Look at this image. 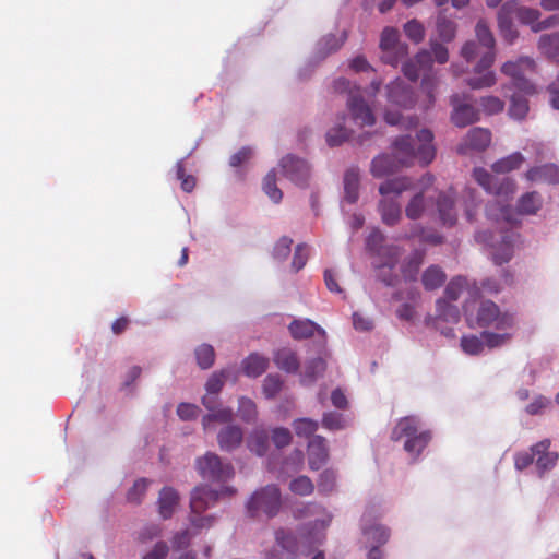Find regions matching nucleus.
<instances>
[{
    "instance_id": "f257e3e1",
    "label": "nucleus",
    "mask_w": 559,
    "mask_h": 559,
    "mask_svg": "<svg viewBox=\"0 0 559 559\" xmlns=\"http://www.w3.org/2000/svg\"><path fill=\"white\" fill-rule=\"evenodd\" d=\"M432 141V132L421 129L416 138L397 136L391 145V153L401 168L413 166L416 162L421 166H427L436 157V147Z\"/></svg>"
},
{
    "instance_id": "f03ea898",
    "label": "nucleus",
    "mask_w": 559,
    "mask_h": 559,
    "mask_svg": "<svg viewBox=\"0 0 559 559\" xmlns=\"http://www.w3.org/2000/svg\"><path fill=\"white\" fill-rule=\"evenodd\" d=\"M475 34L477 44L481 46L484 52L474 68L476 75L467 80V85L473 90L488 88L497 82L496 73L490 70L496 59V40L487 23L483 20L476 24Z\"/></svg>"
},
{
    "instance_id": "7ed1b4c3",
    "label": "nucleus",
    "mask_w": 559,
    "mask_h": 559,
    "mask_svg": "<svg viewBox=\"0 0 559 559\" xmlns=\"http://www.w3.org/2000/svg\"><path fill=\"white\" fill-rule=\"evenodd\" d=\"M464 312L469 328L513 331L516 325L515 314L509 310H502L490 299L480 300L473 310L465 306Z\"/></svg>"
},
{
    "instance_id": "20e7f679",
    "label": "nucleus",
    "mask_w": 559,
    "mask_h": 559,
    "mask_svg": "<svg viewBox=\"0 0 559 559\" xmlns=\"http://www.w3.org/2000/svg\"><path fill=\"white\" fill-rule=\"evenodd\" d=\"M413 188V179L406 176L388 179L379 186V193L382 199L379 202L378 210L385 225L394 226L399 223L402 211L397 198Z\"/></svg>"
},
{
    "instance_id": "39448f33",
    "label": "nucleus",
    "mask_w": 559,
    "mask_h": 559,
    "mask_svg": "<svg viewBox=\"0 0 559 559\" xmlns=\"http://www.w3.org/2000/svg\"><path fill=\"white\" fill-rule=\"evenodd\" d=\"M432 63L433 59L431 58L430 51L424 49L402 66L404 75L413 82L417 81L420 73H424L421 90L427 96V108L433 106L436 102L435 93L439 84L438 76L432 72Z\"/></svg>"
},
{
    "instance_id": "423d86ee",
    "label": "nucleus",
    "mask_w": 559,
    "mask_h": 559,
    "mask_svg": "<svg viewBox=\"0 0 559 559\" xmlns=\"http://www.w3.org/2000/svg\"><path fill=\"white\" fill-rule=\"evenodd\" d=\"M246 507L251 518H257L260 514H264L267 518L275 516L282 507L280 488L276 485H266L255 490Z\"/></svg>"
},
{
    "instance_id": "0eeeda50",
    "label": "nucleus",
    "mask_w": 559,
    "mask_h": 559,
    "mask_svg": "<svg viewBox=\"0 0 559 559\" xmlns=\"http://www.w3.org/2000/svg\"><path fill=\"white\" fill-rule=\"evenodd\" d=\"M537 66L533 58L520 57L514 61H507L501 67V72L509 76L512 86L525 95L537 93L535 84L525 75L536 72Z\"/></svg>"
},
{
    "instance_id": "6e6552de",
    "label": "nucleus",
    "mask_w": 559,
    "mask_h": 559,
    "mask_svg": "<svg viewBox=\"0 0 559 559\" xmlns=\"http://www.w3.org/2000/svg\"><path fill=\"white\" fill-rule=\"evenodd\" d=\"M195 469L203 479L213 483H225L235 475L231 463L223 462L222 459L213 452H206L204 455L199 456L195 460Z\"/></svg>"
},
{
    "instance_id": "1a4fd4ad",
    "label": "nucleus",
    "mask_w": 559,
    "mask_h": 559,
    "mask_svg": "<svg viewBox=\"0 0 559 559\" xmlns=\"http://www.w3.org/2000/svg\"><path fill=\"white\" fill-rule=\"evenodd\" d=\"M473 177L487 192L497 197L508 199L514 193L515 182L508 177L500 179L481 167L474 169Z\"/></svg>"
},
{
    "instance_id": "9d476101",
    "label": "nucleus",
    "mask_w": 559,
    "mask_h": 559,
    "mask_svg": "<svg viewBox=\"0 0 559 559\" xmlns=\"http://www.w3.org/2000/svg\"><path fill=\"white\" fill-rule=\"evenodd\" d=\"M236 489L224 487L221 492L213 490L207 485H199L193 488L190 496L191 514H202L205 510L213 507L221 495L233 496Z\"/></svg>"
},
{
    "instance_id": "9b49d317",
    "label": "nucleus",
    "mask_w": 559,
    "mask_h": 559,
    "mask_svg": "<svg viewBox=\"0 0 559 559\" xmlns=\"http://www.w3.org/2000/svg\"><path fill=\"white\" fill-rule=\"evenodd\" d=\"M401 250L399 247L391 246L379 251V262L376 264L377 277L386 286H394L399 281L395 273V266L399 262Z\"/></svg>"
},
{
    "instance_id": "f8f14e48",
    "label": "nucleus",
    "mask_w": 559,
    "mask_h": 559,
    "mask_svg": "<svg viewBox=\"0 0 559 559\" xmlns=\"http://www.w3.org/2000/svg\"><path fill=\"white\" fill-rule=\"evenodd\" d=\"M380 48L383 51V61L392 66H396L400 59L407 56V46L400 44L399 32L393 27L382 31Z\"/></svg>"
},
{
    "instance_id": "ddd939ff",
    "label": "nucleus",
    "mask_w": 559,
    "mask_h": 559,
    "mask_svg": "<svg viewBox=\"0 0 559 559\" xmlns=\"http://www.w3.org/2000/svg\"><path fill=\"white\" fill-rule=\"evenodd\" d=\"M283 174L297 186L306 187L310 177V167L306 160L294 155H286L281 160Z\"/></svg>"
},
{
    "instance_id": "4468645a",
    "label": "nucleus",
    "mask_w": 559,
    "mask_h": 559,
    "mask_svg": "<svg viewBox=\"0 0 559 559\" xmlns=\"http://www.w3.org/2000/svg\"><path fill=\"white\" fill-rule=\"evenodd\" d=\"M462 98L464 97L460 94L450 97V104L453 106L451 120L459 128H464L479 119L477 109L471 104H462Z\"/></svg>"
},
{
    "instance_id": "2eb2a0df",
    "label": "nucleus",
    "mask_w": 559,
    "mask_h": 559,
    "mask_svg": "<svg viewBox=\"0 0 559 559\" xmlns=\"http://www.w3.org/2000/svg\"><path fill=\"white\" fill-rule=\"evenodd\" d=\"M388 100L401 108H412L415 105V96L411 86L396 79L388 86Z\"/></svg>"
},
{
    "instance_id": "dca6fc26",
    "label": "nucleus",
    "mask_w": 559,
    "mask_h": 559,
    "mask_svg": "<svg viewBox=\"0 0 559 559\" xmlns=\"http://www.w3.org/2000/svg\"><path fill=\"white\" fill-rule=\"evenodd\" d=\"M347 108L353 120L358 126L365 127L374 124L376 117L361 95H352L350 98L347 99Z\"/></svg>"
},
{
    "instance_id": "f3484780",
    "label": "nucleus",
    "mask_w": 559,
    "mask_h": 559,
    "mask_svg": "<svg viewBox=\"0 0 559 559\" xmlns=\"http://www.w3.org/2000/svg\"><path fill=\"white\" fill-rule=\"evenodd\" d=\"M304 464V453L300 450H295L289 457H287L281 465L277 467V459L273 455L269 460L267 468L269 471L276 474L277 478H286L289 475L297 473L300 471Z\"/></svg>"
},
{
    "instance_id": "a211bd4d",
    "label": "nucleus",
    "mask_w": 559,
    "mask_h": 559,
    "mask_svg": "<svg viewBox=\"0 0 559 559\" xmlns=\"http://www.w3.org/2000/svg\"><path fill=\"white\" fill-rule=\"evenodd\" d=\"M524 176L530 182L557 185L559 183V166L552 163L533 166Z\"/></svg>"
},
{
    "instance_id": "6ab92c4d",
    "label": "nucleus",
    "mask_w": 559,
    "mask_h": 559,
    "mask_svg": "<svg viewBox=\"0 0 559 559\" xmlns=\"http://www.w3.org/2000/svg\"><path fill=\"white\" fill-rule=\"evenodd\" d=\"M490 142L491 133L488 129L473 128L467 132L459 152L462 154H466L468 150L481 152L489 146Z\"/></svg>"
},
{
    "instance_id": "aec40b11",
    "label": "nucleus",
    "mask_w": 559,
    "mask_h": 559,
    "mask_svg": "<svg viewBox=\"0 0 559 559\" xmlns=\"http://www.w3.org/2000/svg\"><path fill=\"white\" fill-rule=\"evenodd\" d=\"M309 467L312 471L320 469L329 459V449L326 440L321 436H313L308 443Z\"/></svg>"
},
{
    "instance_id": "412c9836",
    "label": "nucleus",
    "mask_w": 559,
    "mask_h": 559,
    "mask_svg": "<svg viewBox=\"0 0 559 559\" xmlns=\"http://www.w3.org/2000/svg\"><path fill=\"white\" fill-rule=\"evenodd\" d=\"M401 169V166L391 154H379L377 155L370 164V174L374 178H384L388 177Z\"/></svg>"
},
{
    "instance_id": "4be33fe9",
    "label": "nucleus",
    "mask_w": 559,
    "mask_h": 559,
    "mask_svg": "<svg viewBox=\"0 0 559 559\" xmlns=\"http://www.w3.org/2000/svg\"><path fill=\"white\" fill-rule=\"evenodd\" d=\"M549 439H544L532 447V451L537 455L536 465L542 474L552 468L559 457L558 453L549 452Z\"/></svg>"
},
{
    "instance_id": "5701e85b",
    "label": "nucleus",
    "mask_w": 559,
    "mask_h": 559,
    "mask_svg": "<svg viewBox=\"0 0 559 559\" xmlns=\"http://www.w3.org/2000/svg\"><path fill=\"white\" fill-rule=\"evenodd\" d=\"M180 497L176 489L173 487H164L159 491L157 504L158 513L164 520L173 516L177 506L179 504Z\"/></svg>"
},
{
    "instance_id": "b1692460",
    "label": "nucleus",
    "mask_w": 559,
    "mask_h": 559,
    "mask_svg": "<svg viewBox=\"0 0 559 559\" xmlns=\"http://www.w3.org/2000/svg\"><path fill=\"white\" fill-rule=\"evenodd\" d=\"M420 431L419 419L415 416H406L396 423L395 427L392 429L391 439L394 441L402 439L407 440L408 438L417 436Z\"/></svg>"
},
{
    "instance_id": "393cba45",
    "label": "nucleus",
    "mask_w": 559,
    "mask_h": 559,
    "mask_svg": "<svg viewBox=\"0 0 559 559\" xmlns=\"http://www.w3.org/2000/svg\"><path fill=\"white\" fill-rule=\"evenodd\" d=\"M439 218L444 226H453L456 223L454 211V198L447 192H440L437 198Z\"/></svg>"
},
{
    "instance_id": "a878e982",
    "label": "nucleus",
    "mask_w": 559,
    "mask_h": 559,
    "mask_svg": "<svg viewBox=\"0 0 559 559\" xmlns=\"http://www.w3.org/2000/svg\"><path fill=\"white\" fill-rule=\"evenodd\" d=\"M518 235L513 231L506 233L502 236V241L498 247L493 248L492 260L495 264L502 265L508 263L513 255V245Z\"/></svg>"
},
{
    "instance_id": "bb28decb",
    "label": "nucleus",
    "mask_w": 559,
    "mask_h": 559,
    "mask_svg": "<svg viewBox=\"0 0 559 559\" xmlns=\"http://www.w3.org/2000/svg\"><path fill=\"white\" fill-rule=\"evenodd\" d=\"M543 206V198L537 191L522 194L516 202V212L520 215H535Z\"/></svg>"
},
{
    "instance_id": "cd10ccee",
    "label": "nucleus",
    "mask_w": 559,
    "mask_h": 559,
    "mask_svg": "<svg viewBox=\"0 0 559 559\" xmlns=\"http://www.w3.org/2000/svg\"><path fill=\"white\" fill-rule=\"evenodd\" d=\"M269 358L264 357L258 353L250 354L247 358H245L241 362L242 371L247 377L258 378L269 367Z\"/></svg>"
},
{
    "instance_id": "c85d7f7f",
    "label": "nucleus",
    "mask_w": 559,
    "mask_h": 559,
    "mask_svg": "<svg viewBox=\"0 0 559 559\" xmlns=\"http://www.w3.org/2000/svg\"><path fill=\"white\" fill-rule=\"evenodd\" d=\"M243 432L238 426H227L222 429L217 436V441L222 450L231 451L242 442Z\"/></svg>"
},
{
    "instance_id": "c756f323",
    "label": "nucleus",
    "mask_w": 559,
    "mask_h": 559,
    "mask_svg": "<svg viewBox=\"0 0 559 559\" xmlns=\"http://www.w3.org/2000/svg\"><path fill=\"white\" fill-rule=\"evenodd\" d=\"M537 47L547 59L559 62V32L542 35Z\"/></svg>"
},
{
    "instance_id": "7c9ffc66",
    "label": "nucleus",
    "mask_w": 559,
    "mask_h": 559,
    "mask_svg": "<svg viewBox=\"0 0 559 559\" xmlns=\"http://www.w3.org/2000/svg\"><path fill=\"white\" fill-rule=\"evenodd\" d=\"M288 328L292 336L295 340L309 338L314 334L316 331L323 333V330L309 319L294 320Z\"/></svg>"
},
{
    "instance_id": "2f4dec72",
    "label": "nucleus",
    "mask_w": 559,
    "mask_h": 559,
    "mask_svg": "<svg viewBox=\"0 0 559 559\" xmlns=\"http://www.w3.org/2000/svg\"><path fill=\"white\" fill-rule=\"evenodd\" d=\"M344 193L348 203H356L359 198V170L350 168L344 175Z\"/></svg>"
},
{
    "instance_id": "473e14b6",
    "label": "nucleus",
    "mask_w": 559,
    "mask_h": 559,
    "mask_svg": "<svg viewBox=\"0 0 559 559\" xmlns=\"http://www.w3.org/2000/svg\"><path fill=\"white\" fill-rule=\"evenodd\" d=\"M274 362L280 369L288 373H294L299 368V360L289 348L278 349L274 355Z\"/></svg>"
},
{
    "instance_id": "72a5a7b5",
    "label": "nucleus",
    "mask_w": 559,
    "mask_h": 559,
    "mask_svg": "<svg viewBox=\"0 0 559 559\" xmlns=\"http://www.w3.org/2000/svg\"><path fill=\"white\" fill-rule=\"evenodd\" d=\"M524 162V156L520 152H515L495 162L491 169L496 174H508L512 170L519 169Z\"/></svg>"
},
{
    "instance_id": "f704fd0d",
    "label": "nucleus",
    "mask_w": 559,
    "mask_h": 559,
    "mask_svg": "<svg viewBox=\"0 0 559 559\" xmlns=\"http://www.w3.org/2000/svg\"><path fill=\"white\" fill-rule=\"evenodd\" d=\"M447 275L438 265L429 266L421 276V282L426 290H435L443 285Z\"/></svg>"
},
{
    "instance_id": "c9c22d12",
    "label": "nucleus",
    "mask_w": 559,
    "mask_h": 559,
    "mask_svg": "<svg viewBox=\"0 0 559 559\" xmlns=\"http://www.w3.org/2000/svg\"><path fill=\"white\" fill-rule=\"evenodd\" d=\"M486 215L489 219L499 222L504 221L509 224H515L513 214L509 205H503L497 201L488 203L486 206Z\"/></svg>"
},
{
    "instance_id": "e433bc0d",
    "label": "nucleus",
    "mask_w": 559,
    "mask_h": 559,
    "mask_svg": "<svg viewBox=\"0 0 559 559\" xmlns=\"http://www.w3.org/2000/svg\"><path fill=\"white\" fill-rule=\"evenodd\" d=\"M427 207V201L424 191L415 193L405 207V215L407 218L416 221L423 216Z\"/></svg>"
},
{
    "instance_id": "4c0bfd02",
    "label": "nucleus",
    "mask_w": 559,
    "mask_h": 559,
    "mask_svg": "<svg viewBox=\"0 0 559 559\" xmlns=\"http://www.w3.org/2000/svg\"><path fill=\"white\" fill-rule=\"evenodd\" d=\"M431 440L429 430H423L415 437L405 440L404 450L415 456H418Z\"/></svg>"
},
{
    "instance_id": "58836bf2",
    "label": "nucleus",
    "mask_w": 559,
    "mask_h": 559,
    "mask_svg": "<svg viewBox=\"0 0 559 559\" xmlns=\"http://www.w3.org/2000/svg\"><path fill=\"white\" fill-rule=\"evenodd\" d=\"M481 337L484 340V345L489 348L501 347L512 340L513 331H484L481 333Z\"/></svg>"
},
{
    "instance_id": "ea45409f",
    "label": "nucleus",
    "mask_w": 559,
    "mask_h": 559,
    "mask_svg": "<svg viewBox=\"0 0 559 559\" xmlns=\"http://www.w3.org/2000/svg\"><path fill=\"white\" fill-rule=\"evenodd\" d=\"M197 364L201 369H210L215 361V350L210 344H201L195 348Z\"/></svg>"
},
{
    "instance_id": "a19ab883",
    "label": "nucleus",
    "mask_w": 559,
    "mask_h": 559,
    "mask_svg": "<svg viewBox=\"0 0 559 559\" xmlns=\"http://www.w3.org/2000/svg\"><path fill=\"white\" fill-rule=\"evenodd\" d=\"M424 261V253L420 251L413 252L407 262L402 266V273L405 280L415 281L418 270Z\"/></svg>"
},
{
    "instance_id": "79ce46f5",
    "label": "nucleus",
    "mask_w": 559,
    "mask_h": 559,
    "mask_svg": "<svg viewBox=\"0 0 559 559\" xmlns=\"http://www.w3.org/2000/svg\"><path fill=\"white\" fill-rule=\"evenodd\" d=\"M263 191L274 202L280 203L283 199V192L276 185L275 170H271L263 179Z\"/></svg>"
},
{
    "instance_id": "37998d69",
    "label": "nucleus",
    "mask_w": 559,
    "mask_h": 559,
    "mask_svg": "<svg viewBox=\"0 0 559 559\" xmlns=\"http://www.w3.org/2000/svg\"><path fill=\"white\" fill-rule=\"evenodd\" d=\"M326 365L322 358H314L308 362L301 381L306 384L312 383L325 371Z\"/></svg>"
},
{
    "instance_id": "c03bdc74",
    "label": "nucleus",
    "mask_w": 559,
    "mask_h": 559,
    "mask_svg": "<svg viewBox=\"0 0 559 559\" xmlns=\"http://www.w3.org/2000/svg\"><path fill=\"white\" fill-rule=\"evenodd\" d=\"M528 100L520 95H512L510 99L509 115L514 119H524L528 112Z\"/></svg>"
},
{
    "instance_id": "a18cd8bd",
    "label": "nucleus",
    "mask_w": 559,
    "mask_h": 559,
    "mask_svg": "<svg viewBox=\"0 0 559 559\" xmlns=\"http://www.w3.org/2000/svg\"><path fill=\"white\" fill-rule=\"evenodd\" d=\"M437 32L441 40L449 43L455 37L456 25L444 15H439L437 19Z\"/></svg>"
},
{
    "instance_id": "49530a36",
    "label": "nucleus",
    "mask_w": 559,
    "mask_h": 559,
    "mask_svg": "<svg viewBox=\"0 0 559 559\" xmlns=\"http://www.w3.org/2000/svg\"><path fill=\"white\" fill-rule=\"evenodd\" d=\"M238 416L246 423H253L258 416L255 403L249 397H240L238 405Z\"/></svg>"
},
{
    "instance_id": "de8ad7c7",
    "label": "nucleus",
    "mask_w": 559,
    "mask_h": 559,
    "mask_svg": "<svg viewBox=\"0 0 559 559\" xmlns=\"http://www.w3.org/2000/svg\"><path fill=\"white\" fill-rule=\"evenodd\" d=\"M318 421L310 418H298L293 423V428L298 437L310 438L313 437L318 430Z\"/></svg>"
},
{
    "instance_id": "09e8293b",
    "label": "nucleus",
    "mask_w": 559,
    "mask_h": 559,
    "mask_svg": "<svg viewBox=\"0 0 559 559\" xmlns=\"http://www.w3.org/2000/svg\"><path fill=\"white\" fill-rule=\"evenodd\" d=\"M275 538L283 549L287 550L290 555L297 556L298 543L292 533L281 528L276 531Z\"/></svg>"
},
{
    "instance_id": "8fccbe9b",
    "label": "nucleus",
    "mask_w": 559,
    "mask_h": 559,
    "mask_svg": "<svg viewBox=\"0 0 559 559\" xmlns=\"http://www.w3.org/2000/svg\"><path fill=\"white\" fill-rule=\"evenodd\" d=\"M234 417L233 409L229 407H223L214 409L210 414L205 415L202 419L203 428L209 429L212 421L229 423Z\"/></svg>"
},
{
    "instance_id": "3c124183",
    "label": "nucleus",
    "mask_w": 559,
    "mask_h": 559,
    "mask_svg": "<svg viewBox=\"0 0 559 559\" xmlns=\"http://www.w3.org/2000/svg\"><path fill=\"white\" fill-rule=\"evenodd\" d=\"M267 435L264 431H254L248 438V447L257 455L262 456L267 450Z\"/></svg>"
},
{
    "instance_id": "603ef678",
    "label": "nucleus",
    "mask_w": 559,
    "mask_h": 559,
    "mask_svg": "<svg viewBox=\"0 0 559 559\" xmlns=\"http://www.w3.org/2000/svg\"><path fill=\"white\" fill-rule=\"evenodd\" d=\"M229 372L226 369L213 372L206 381L205 390L209 394H218L224 386Z\"/></svg>"
},
{
    "instance_id": "864d4df0",
    "label": "nucleus",
    "mask_w": 559,
    "mask_h": 559,
    "mask_svg": "<svg viewBox=\"0 0 559 559\" xmlns=\"http://www.w3.org/2000/svg\"><path fill=\"white\" fill-rule=\"evenodd\" d=\"M289 489L295 495L309 496L313 492L314 486L308 476H299L290 481Z\"/></svg>"
},
{
    "instance_id": "5fc2aeb1",
    "label": "nucleus",
    "mask_w": 559,
    "mask_h": 559,
    "mask_svg": "<svg viewBox=\"0 0 559 559\" xmlns=\"http://www.w3.org/2000/svg\"><path fill=\"white\" fill-rule=\"evenodd\" d=\"M346 40V34L343 33L340 37L333 34L324 36L320 41V49L324 56L338 50Z\"/></svg>"
},
{
    "instance_id": "6e6d98bb",
    "label": "nucleus",
    "mask_w": 559,
    "mask_h": 559,
    "mask_svg": "<svg viewBox=\"0 0 559 559\" xmlns=\"http://www.w3.org/2000/svg\"><path fill=\"white\" fill-rule=\"evenodd\" d=\"M466 286L467 280L465 277L456 276L452 278L445 287V297L451 301L457 300Z\"/></svg>"
},
{
    "instance_id": "4d7b16f0",
    "label": "nucleus",
    "mask_w": 559,
    "mask_h": 559,
    "mask_svg": "<svg viewBox=\"0 0 559 559\" xmlns=\"http://www.w3.org/2000/svg\"><path fill=\"white\" fill-rule=\"evenodd\" d=\"M283 388V380L278 374H269L263 381V394L267 399L275 397Z\"/></svg>"
},
{
    "instance_id": "13d9d810",
    "label": "nucleus",
    "mask_w": 559,
    "mask_h": 559,
    "mask_svg": "<svg viewBox=\"0 0 559 559\" xmlns=\"http://www.w3.org/2000/svg\"><path fill=\"white\" fill-rule=\"evenodd\" d=\"M461 347L468 355H478L484 349V341L476 335H464L461 338Z\"/></svg>"
},
{
    "instance_id": "bf43d9fd",
    "label": "nucleus",
    "mask_w": 559,
    "mask_h": 559,
    "mask_svg": "<svg viewBox=\"0 0 559 559\" xmlns=\"http://www.w3.org/2000/svg\"><path fill=\"white\" fill-rule=\"evenodd\" d=\"M498 26L500 31V35L508 44H513L518 38L519 33L515 29L512 19H507L503 16H498Z\"/></svg>"
},
{
    "instance_id": "052dcab7",
    "label": "nucleus",
    "mask_w": 559,
    "mask_h": 559,
    "mask_svg": "<svg viewBox=\"0 0 559 559\" xmlns=\"http://www.w3.org/2000/svg\"><path fill=\"white\" fill-rule=\"evenodd\" d=\"M479 106L485 114L496 115L503 110L504 103L497 96H486L480 98Z\"/></svg>"
},
{
    "instance_id": "680f3d73",
    "label": "nucleus",
    "mask_w": 559,
    "mask_h": 559,
    "mask_svg": "<svg viewBox=\"0 0 559 559\" xmlns=\"http://www.w3.org/2000/svg\"><path fill=\"white\" fill-rule=\"evenodd\" d=\"M404 32L406 36L415 44H419L425 38L424 26L416 20L408 21L404 25Z\"/></svg>"
},
{
    "instance_id": "e2e57ef3",
    "label": "nucleus",
    "mask_w": 559,
    "mask_h": 559,
    "mask_svg": "<svg viewBox=\"0 0 559 559\" xmlns=\"http://www.w3.org/2000/svg\"><path fill=\"white\" fill-rule=\"evenodd\" d=\"M364 534L368 537L369 540L378 545L385 544L389 539V531L382 525H374L369 528H364Z\"/></svg>"
},
{
    "instance_id": "0e129e2a",
    "label": "nucleus",
    "mask_w": 559,
    "mask_h": 559,
    "mask_svg": "<svg viewBox=\"0 0 559 559\" xmlns=\"http://www.w3.org/2000/svg\"><path fill=\"white\" fill-rule=\"evenodd\" d=\"M322 426L329 430H340L345 428V419L342 414L329 412L323 415Z\"/></svg>"
},
{
    "instance_id": "69168bd1",
    "label": "nucleus",
    "mask_w": 559,
    "mask_h": 559,
    "mask_svg": "<svg viewBox=\"0 0 559 559\" xmlns=\"http://www.w3.org/2000/svg\"><path fill=\"white\" fill-rule=\"evenodd\" d=\"M438 316L447 321H457L460 318L459 309L455 306L450 305L445 300L437 301Z\"/></svg>"
},
{
    "instance_id": "338daca9",
    "label": "nucleus",
    "mask_w": 559,
    "mask_h": 559,
    "mask_svg": "<svg viewBox=\"0 0 559 559\" xmlns=\"http://www.w3.org/2000/svg\"><path fill=\"white\" fill-rule=\"evenodd\" d=\"M147 480L139 479L134 483L132 488L128 491L127 499L132 503H140L147 490Z\"/></svg>"
},
{
    "instance_id": "774afa93",
    "label": "nucleus",
    "mask_w": 559,
    "mask_h": 559,
    "mask_svg": "<svg viewBox=\"0 0 559 559\" xmlns=\"http://www.w3.org/2000/svg\"><path fill=\"white\" fill-rule=\"evenodd\" d=\"M484 49L476 41L469 40L464 44L461 49V56L467 61L472 62L476 57L483 55Z\"/></svg>"
}]
</instances>
